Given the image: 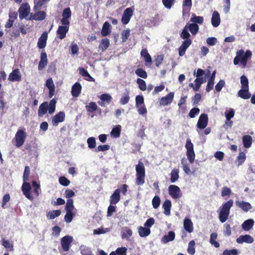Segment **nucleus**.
Segmentation results:
<instances>
[{"mask_svg":"<svg viewBox=\"0 0 255 255\" xmlns=\"http://www.w3.org/2000/svg\"><path fill=\"white\" fill-rule=\"evenodd\" d=\"M136 178L135 183L137 185L141 186L144 184L145 177V169L144 164L139 161L135 166Z\"/></svg>","mask_w":255,"mask_h":255,"instance_id":"obj_1","label":"nucleus"},{"mask_svg":"<svg viewBox=\"0 0 255 255\" xmlns=\"http://www.w3.org/2000/svg\"><path fill=\"white\" fill-rule=\"evenodd\" d=\"M233 201L230 199L227 202L223 204L222 206L220 207L219 218L221 223L225 222L228 219L230 214V209L233 206Z\"/></svg>","mask_w":255,"mask_h":255,"instance_id":"obj_2","label":"nucleus"},{"mask_svg":"<svg viewBox=\"0 0 255 255\" xmlns=\"http://www.w3.org/2000/svg\"><path fill=\"white\" fill-rule=\"evenodd\" d=\"M66 214L64 216V220L66 223H69L72 222L75 214L73 212L74 209L73 200L72 199H68L65 206Z\"/></svg>","mask_w":255,"mask_h":255,"instance_id":"obj_3","label":"nucleus"},{"mask_svg":"<svg viewBox=\"0 0 255 255\" xmlns=\"http://www.w3.org/2000/svg\"><path fill=\"white\" fill-rule=\"evenodd\" d=\"M185 146L186 149L187 158L190 163H193L195 160V153L194 151L193 144L190 138L187 139Z\"/></svg>","mask_w":255,"mask_h":255,"instance_id":"obj_4","label":"nucleus"},{"mask_svg":"<svg viewBox=\"0 0 255 255\" xmlns=\"http://www.w3.org/2000/svg\"><path fill=\"white\" fill-rule=\"evenodd\" d=\"M26 137V132L22 129H18L16 132L14 139L15 140V145L17 147L22 146L25 140Z\"/></svg>","mask_w":255,"mask_h":255,"instance_id":"obj_5","label":"nucleus"},{"mask_svg":"<svg viewBox=\"0 0 255 255\" xmlns=\"http://www.w3.org/2000/svg\"><path fill=\"white\" fill-rule=\"evenodd\" d=\"M168 194L174 199L181 197L182 193L180 188L175 185H170L168 187Z\"/></svg>","mask_w":255,"mask_h":255,"instance_id":"obj_6","label":"nucleus"},{"mask_svg":"<svg viewBox=\"0 0 255 255\" xmlns=\"http://www.w3.org/2000/svg\"><path fill=\"white\" fill-rule=\"evenodd\" d=\"M134 9L133 6H132L127 8L124 11L121 18V21L123 24L126 25L129 22L131 17H132L133 14Z\"/></svg>","mask_w":255,"mask_h":255,"instance_id":"obj_7","label":"nucleus"},{"mask_svg":"<svg viewBox=\"0 0 255 255\" xmlns=\"http://www.w3.org/2000/svg\"><path fill=\"white\" fill-rule=\"evenodd\" d=\"M30 7L27 2L23 3L18 9L19 17L22 20L26 18L30 13Z\"/></svg>","mask_w":255,"mask_h":255,"instance_id":"obj_8","label":"nucleus"},{"mask_svg":"<svg viewBox=\"0 0 255 255\" xmlns=\"http://www.w3.org/2000/svg\"><path fill=\"white\" fill-rule=\"evenodd\" d=\"M21 190L23 195L29 200L32 201L33 200V196L31 194V187L29 183L24 181L23 183Z\"/></svg>","mask_w":255,"mask_h":255,"instance_id":"obj_9","label":"nucleus"},{"mask_svg":"<svg viewBox=\"0 0 255 255\" xmlns=\"http://www.w3.org/2000/svg\"><path fill=\"white\" fill-rule=\"evenodd\" d=\"M73 241V238L70 236H65L61 239V244L63 250L67 252L69 251L70 245Z\"/></svg>","mask_w":255,"mask_h":255,"instance_id":"obj_10","label":"nucleus"},{"mask_svg":"<svg viewBox=\"0 0 255 255\" xmlns=\"http://www.w3.org/2000/svg\"><path fill=\"white\" fill-rule=\"evenodd\" d=\"M208 123V116H207V115H206L204 113H203L200 115V116L199 118V120H198V123L197 124V126L199 128L202 129L205 128L207 127Z\"/></svg>","mask_w":255,"mask_h":255,"instance_id":"obj_11","label":"nucleus"},{"mask_svg":"<svg viewBox=\"0 0 255 255\" xmlns=\"http://www.w3.org/2000/svg\"><path fill=\"white\" fill-rule=\"evenodd\" d=\"M21 79V74L18 69H15L9 74L8 80L10 82H19Z\"/></svg>","mask_w":255,"mask_h":255,"instance_id":"obj_12","label":"nucleus"},{"mask_svg":"<svg viewBox=\"0 0 255 255\" xmlns=\"http://www.w3.org/2000/svg\"><path fill=\"white\" fill-rule=\"evenodd\" d=\"M100 101L98 103L101 106H106L109 105L112 101V97L108 94H103L100 97Z\"/></svg>","mask_w":255,"mask_h":255,"instance_id":"obj_13","label":"nucleus"},{"mask_svg":"<svg viewBox=\"0 0 255 255\" xmlns=\"http://www.w3.org/2000/svg\"><path fill=\"white\" fill-rule=\"evenodd\" d=\"M192 42L191 39L184 40L178 48V53L180 56H183L185 55L187 49L191 45Z\"/></svg>","mask_w":255,"mask_h":255,"instance_id":"obj_14","label":"nucleus"},{"mask_svg":"<svg viewBox=\"0 0 255 255\" xmlns=\"http://www.w3.org/2000/svg\"><path fill=\"white\" fill-rule=\"evenodd\" d=\"M235 113H225L226 121L223 125V128L225 129L231 128L233 125V122L231 119L234 117Z\"/></svg>","mask_w":255,"mask_h":255,"instance_id":"obj_15","label":"nucleus"},{"mask_svg":"<svg viewBox=\"0 0 255 255\" xmlns=\"http://www.w3.org/2000/svg\"><path fill=\"white\" fill-rule=\"evenodd\" d=\"M69 26H59L56 31L57 37L60 39H64L69 31Z\"/></svg>","mask_w":255,"mask_h":255,"instance_id":"obj_16","label":"nucleus"},{"mask_svg":"<svg viewBox=\"0 0 255 255\" xmlns=\"http://www.w3.org/2000/svg\"><path fill=\"white\" fill-rule=\"evenodd\" d=\"M48 38V33L44 31L42 33L41 36L39 38L37 42V46L39 49H43L46 45V41Z\"/></svg>","mask_w":255,"mask_h":255,"instance_id":"obj_17","label":"nucleus"},{"mask_svg":"<svg viewBox=\"0 0 255 255\" xmlns=\"http://www.w3.org/2000/svg\"><path fill=\"white\" fill-rule=\"evenodd\" d=\"M48 63L47 54L45 52H42L40 54V60L38 64V69L39 71L42 70Z\"/></svg>","mask_w":255,"mask_h":255,"instance_id":"obj_18","label":"nucleus"},{"mask_svg":"<svg viewBox=\"0 0 255 255\" xmlns=\"http://www.w3.org/2000/svg\"><path fill=\"white\" fill-rule=\"evenodd\" d=\"M34 14L31 13L30 17L29 19L35 20H42L45 19L46 17V13L44 11H35Z\"/></svg>","mask_w":255,"mask_h":255,"instance_id":"obj_19","label":"nucleus"},{"mask_svg":"<svg viewBox=\"0 0 255 255\" xmlns=\"http://www.w3.org/2000/svg\"><path fill=\"white\" fill-rule=\"evenodd\" d=\"M120 200V189H117L110 196V203L111 205H116Z\"/></svg>","mask_w":255,"mask_h":255,"instance_id":"obj_20","label":"nucleus"},{"mask_svg":"<svg viewBox=\"0 0 255 255\" xmlns=\"http://www.w3.org/2000/svg\"><path fill=\"white\" fill-rule=\"evenodd\" d=\"M237 242L238 244H242L246 243L248 244H252L254 242V238L249 235H245L240 236L237 239Z\"/></svg>","mask_w":255,"mask_h":255,"instance_id":"obj_21","label":"nucleus"},{"mask_svg":"<svg viewBox=\"0 0 255 255\" xmlns=\"http://www.w3.org/2000/svg\"><path fill=\"white\" fill-rule=\"evenodd\" d=\"M136 106L138 108V112H146V109L144 107V99L142 96L138 95L135 98Z\"/></svg>","mask_w":255,"mask_h":255,"instance_id":"obj_22","label":"nucleus"},{"mask_svg":"<svg viewBox=\"0 0 255 255\" xmlns=\"http://www.w3.org/2000/svg\"><path fill=\"white\" fill-rule=\"evenodd\" d=\"M64 113H58L52 118V123L53 126H57L59 123H61L65 119Z\"/></svg>","mask_w":255,"mask_h":255,"instance_id":"obj_23","label":"nucleus"},{"mask_svg":"<svg viewBox=\"0 0 255 255\" xmlns=\"http://www.w3.org/2000/svg\"><path fill=\"white\" fill-rule=\"evenodd\" d=\"M174 94L173 92H170L166 96L161 98L160 103L162 105H167L170 104L174 98Z\"/></svg>","mask_w":255,"mask_h":255,"instance_id":"obj_24","label":"nucleus"},{"mask_svg":"<svg viewBox=\"0 0 255 255\" xmlns=\"http://www.w3.org/2000/svg\"><path fill=\"white\" fill-rule=\"evenodd\" d=\"M221 22L220 16L219 12L217 11H214L213 12L211 23L214 27H217L219 25Z\"/></svg>","mask_w":255,"mask_h":255,"instance_id":"obj_25","label":"nucleus"},{"mask_svg":"<svg viewBox=\"0 0 255 255\" xmlns=\"http://www.w3.org/2000/svg\"><path fill=\"white\" fill-rule=\"evenodd\" d=\"M82 86L78 83H75L72 87L71 94L74 97H77L81 93Z\"/></svg>","mask_w":255,"mask_h":255,"instance_id":"obj_26","label":"nucleus"},{"mask_svg":"<svg viewBox=\"0 0 255 255\" xmlns=\"http://www.w3.org/2000/svg\"><path fill=\"white\" fill-rule=\"evenodd\" d=\"M236 203L237 206L245 212H248L252 208L251 204L249 202L238 201Z\"/></svg>","mask_w":255,"mask_h":255,"instance_id":"obj_27","label":"nucleus"},{"mask_svg":"<svg viewBox=\"0 0 255 255\" xmlns=\"http://www.w3.org/2000/svg\"><path fill=\"white\" fill-rule=\"evenodd\" d=\"M238 95L239 97L243 99H249L251 98V95L249 93V89L242 88L238 92Z\"/></svg>","mask_w":255,"mask_h":255,"instance_id":"obj_28","label":"nucleus"},{"mask_svg":"<svg viewBox=\"0 0 255 255\" xmlns=\"http://www.w3.org/2000/svg\"><path fill=\"white\" fill-rule=\"evenodd\" d=\"M171 202L169 200H166L162 204V208L164 210L163 213L166 216H169L171 208Z\"/></svg>","mask_w":255,"mask_h":255,"instance_id":"obj_29","label":"nucleus"},{"mask_svg":"<svg viewBox=\"0 0 255 255\" xmlns=\"http://www.w3.org/2000/svg\"><path fill=\"white\" fill-rule=\"evenodd\" d=\"M175 237V233L173 231H169L167 235H164L161 239V242L166 244L169 242L172 241L174 240Z\"/></svg>","mask_w":255,"mask_h":255,"instance_id":"obj_30","label":"nucleus"},{"mask_svg":"<svg viewBox=\"0 0 255 255\" xmlns=\"http://www.w3.org/2000/svg\"><path fill=\"white\" fill-rule=\"evenodd\" d=\"M192 0H183L182 3V12L184 15L185 13H188L192 7Z\"/></svg>","mask_w":255,"mask_h":255,"instance_id":"obj_31","label":"nucleus"},{"mask_svg":"<svg viewBox=\"0 0 255 255\" xmlns=\"http://www.w3.org/2000/svg\"><path fill=\"white\" fill-rule=\"evenodd\" d=\"M184 228L185 230L189 233H191L193 231V223L191 220L189 218H186L184 220Z\"/></svg>","mask_w":255,"mask_h":255,"instance_id":"obj_32","label":"nucleus"},{"mask_svg":"<svg viewBox=\"0 0 255 255\" xmlns=\"http://www.w3.org/2000/svg\"><path fill=\"white\" fill-rule=\"evenodd\" d=\"M79 73L83 77H86V80L91 82H94L95 79L93 78L90 74L84 68L81 67L79 68Z\"/></svg>","mask_w":255,"mask_h":255,"instance_id":"obj_33","label":"nucleus"},{"mask_svg":"<svg viewBox=\"0 0 255 255\" xmlns=\"http://www.w3.org/2000/svg\"><path fill=\"white\" fill-rule=\"evenodd\" d=\"M45 85L49 89V96L51 97L53 96L55 90V86L52 78H50L47 80Z\"/></svg>","mask_w":255,"mask_h":255,"instance_id":"obj_34","label":"nucleus"},{"mask_svg":"<svg viewBox=\"0 0 255 255\" xmlns=\"http://www.w3.org/2000/svg\"><path fill=\"white\" fill-rule=\"evenodd\" d=\"M191 34L193 35H196L199 30V26L196 23H188L185 25Z\"/></svg>","mask_w":255,"mask_h":255,"instance_id":"obj_35","label":"nucleus"},{"mask_svg":"<svg viewBox=\"0 0 255 255\" xmlns=\"http://www.w3.org/2000/svg\"><path fill=\"white\" fill-rule=\"evenodd\" d=\"M254 224V221L253 219H248L244 222L242 227L244 230L248 231L253 228Z\"/></svg>","mask_w":255,"mask_h":255,"instance_id":"obj_36","label":"nucleus"},{"mask_svg":"<svg viewBox=\"0 0 255 255\" xmlns=\"http://www.w3.org/2000/svg\"><path fill=\"white\" fill-rule=\"evenodd\" d=\"M110 27L111 25L108 21L104 23L101 31V34L103 36H106L110 34L111 32Z\"/></svg>","mask_w":255,"mask_h":255,"instance_id":"obj_37","label":"nucleus"},{"mask_svg":"<svg viewBox=\"0 0 255 255\" xmlns=\"http://www.w3.org/2000/svg\"><path fill=\"white\" fill-rule=\"evenodd\" d=\"M243 142L245 148H249L253 142L252 137L249 135H244L243 137Z\"/></svg>","mask_w":255,"mask_h":255,"instance_id":"obj_38","label":"nucleus"},{"mask_svg":"<svg viewBox=\"0 0 255 255\" xmlns=\"http://www.w3.org/2000/svg\"><path fill=\"white\" fill-rule=\"evenodd\" d=\"M246 159V155L244 152H240L237 157L236 163L238 166L242 165Z\"/></svg>","mask_w":255,"mask_h":255,"instance_id":"obj_39","label":"nucleus"},{"mask_svg":"<svg viewBox=\"0 0 255 255\" xmlns=\"http://www.w3.org/2000/svg\"><path fill=\"white\" fill-rule=\"evenodd\" d=\"M141 57L144 58V61L146 63H151L152 58L149 54L148 53L146 49H142L140 52Z\"/></svg>","mask_w":255,"mask_h":255,"instance_id":"obj_40","label":"nucleus"},{"mask_svg":"<svg viewBox=\"0 0 255 255\" xmlns=\"http://www.w3.org/2000/svg\"><path fill=\"white\" fill-rule=\"evenodd\" d=\"M110 46V40L108 38L103 39L99 44V49L102 51H105Z\"/></svg>","mask_w":255,"mask_h":255,"instance_id":"obj_41","label":"nucleus"},{"mask_svg":"<svg viewBox=\"0 0 255 255\" xmlns=\"http://www.w3.org/2000/svg\"><path fill=\"white\" fill-rule=\"evenodd\" d=\"M61 213L60 210H52L49 211L46 216L48 219L53 220L59 216Z\"/></svg>","mask_w":255,"mask_h":255,"instance_id":"obj_42","label":"nucleus"},{"mask_svg":"<svg viewBox=\"0 0 255 255\" xmlns=\"http://www.w3.org/2000/svg\"><path fill=\"white\" fill-rule=\"evenodd\" d=\"M179 169H173L172 170L170 173V181L171 183H174L178 179L179 176Z\"/></svg>","mask_w":255,"mask_h":255,"instance_id":"obj_43","label":"nucleus"},{"mask_svg":"<svg viewBox=\"0 0 255 255\" xmlns=\"http://www.w3.org/2000/svg\"><path fill=\"white\" fill-rule=\"evenodd\" d=\"M138 233L141 237H147L150 234V230L146 227H140L138 228Z\"/></svg>","mask_w":255,"mask_h":255,"instance_id":"obj_44","label":"nucleus"},{"mask_svg":"<svg viewBox=\"0 0 255 255\" xmlns=\"http://www.w3.org/2000/svg\"><path fill=\"white\" fill-rule=\"evenodd\" d=\"M121 132V126L120 125L116 126L113 128L111 134L115 138L120 137Z\"/></svg>","mask_w":255,"mask_h":255,"instance_id":"obj_45","label":"nucleus"},{"mask_svg":"<svg viewBox=\"0 0 255 255\" xmlns=\"http://www.w3.org/2000/svg\"><path fill=\"white\" fill-rule=\"evenodd\" d=\"M127 249L126 247L118 248L116 251L112 252L109 255H127Z\"/></svg>","mask_w":255,"mask_h":255,"instance_id":"obj_46","label":"nucleus"},{"mask_svg":"<svg viewBox=\"0 0 255 255\" xmlns=\"http://www.w3.org/2000/svg\"><path fill=\"white\" fill-rule=\"evenodd\" d=\"M190 21L193 23L202 24L204 21V18L201 16H196L195 14L193 13L190 19Z\"/></svg>","mask_w":255,"mask_h":255,"instance_id":"obj_47","label":"nucleus"},{"mask_svg":"<svg viewBox=\"0 0 255 255\" xmlns=\"http://www.w3.org/2000/svg\"><path fill=\"white\" fill-rule=\"evenodd\" d=\"M195 242L194 240L191 241L188 244L187 252L190 255H194L195 253Z\"/></svg>","mask_w":255,"mask_h":255,"instance_id":"obj_48","label":"nucleus"},{"mask_svg":"<svg viewBox=\"0 0 255 255\" xmlns=\"http://www.w3.org/2000/svg\"><path fill=\"white\" fill-rule=\"evenodd\" d=\"M252 52L248 50L246 52H244V56L242 59V64L245 67L247 65V61L249 58L252 56Z\"/></svg>","mask_w":255,"mask_h":255,"instance_id":"obj_49","label":"nucleus"},{"mask_svg":"<svg viewBox=\"0 0 255 255\" xmlns=\"http://www.w3.org/2000/svg\"><path fill=\"white\" fill-rule=\"evenodd\" d=\"M187 27L185 26L181 32L180 36L181 38L184 40L191 39L190 38V34L188 31Z\"/></svg>","mask_w":255,"mask_h":255,"instance_id":"obj_50","label":"nucleus"},{"mask_svg":"<svg viewBox=\"0 0 255 255\" xmlns=\"http://www.w3.org/2000/svg\"><path fill=\"white\" fill-rule=\"evenodd\" d=\"M32 185L34 188V193L36 197L40 193V185L36 181H32Z\"/></svg>","mask_w":255,"mask_h":255,"instance_id":"obj_51","label":"nucleus"},{"mask_svg":"<svg viewBox=\"0 0 255 255\" xmlns=\"http://www.w3.org/2000/svg\"><path fill=\"white\" fill-rule=\"evenodd\" d=\"M241 84L242 88L249 89V80L246 76L243 75L241 77Z\"/></svg>","mask_w":255,"mask_h":255,"instance_id":"obj_52","label":"nucleus"},{"mask_svg":"<svg viewBox=\"0 0 255 255\" xmlns=\"http://www.w3.org/2000/svg\"><path fill=\"white\" fill-rule=\"evenodd\" d=\"M160 199L158 196H155L152 200V205L154 209H157L160 206Z\"/></svg>","mask_w":255,"mask_h":255,"instance_id":"obj_53","label":"nucleus"},{"mask_svg":"<svg viewBox=\"0 0 255 255\" xmlns=\"http://www.w3.org/2000/svg\"><path fill=\"white\" fill-rule=\"evenodd\" d=\"M164 60V55L160 54L155 57L154 62L156 67H159L162 63Z\"/></svg>","mask_w":255,"mask_h":255,"instance_id":"obj_54","label":"nucleus"},{"mask_svg":"<svg viewBox=\"0 0 255 255\" xmlns=\"http://www.w3.org/2000/svg\"><path fill=\"white\" fill-rule=\"evenodd\" d=\"M135 74L139 77L146 79L147 77V74L145 70L142 68H137L135 71Z\"/></svg>","mask_w":255,"mask_h":255,"instance_id":"obj_55","label":"nucleus"},{"mask_svg":"<svg viewBox=\"0 0 255 255\" xmlns=\"http://www.w3.org/2000/svg\"><path fill=\"white\" fill-rule=\"evenodd\" d=\"M49 0H39L34 6L35 11L40 10L41 7Z\"/></svg>","mask_w":255,"mask_h":255,"instance_id":"obj_56","label":"nucleus"},{"mask_svg":"<svg viewBox=\"0 0 255 255\" xmlns=\"http://www.w3.org/2000/svg\"><path fill=\"white\" fill-rule=\"evenodd\" d=\"M97 109V106L95 102H91L86 106L87 112H95Z\"/></svg>","mask_w":255,"mask_h":255,"instance_id":"obj_57","label":"nucleus"},{"mask_svg":"<svg viewBox=\"0 0 255 255\" xmlns=\"http://www.w3.org/2000/svg\"><path fill=\"white\" fill-rule=\"evenodd\" d=\"M87 143L88 145V147L92 149L96 147V142L95 138L94 137H90L87 139Z\"/></svg>","mask_w":255,"mask_h":255,"instance_id":"obj_58","label":"nucleus"},{"mask_svg":"<svg viewBox=\"0 0 255 255\" xmlns=\"http://www.w3.org/2000/svg\"><path fill=\"white\" fill-rule=\"evenodd\" d=\"M137 83L138 85V88L141 91H145L146 89V85L145 82L140 78H138L137 79Z\"/></svg>","mask_w":255,"mask_h":255,"instance_id":"obj_59","label":"nucleus"},{"mask_svg":"<svg viewBox=\"0 0 255 255\" xmlns=\"http://www.w3.org/2000/svg\"><path fill=\"white\" fill-rule=\"evenodd\" d=\"M129 100V92L127 91L126 93H125L120 99V103L125 105L127 104Z\"/></svg>","mask_w":255,"mask_h":255,"instance_id":"obj_60","label":"nucleus"},{"mask_svg":"<svg viewBox=\"0 0 255 255\" xmlns=\"http://www.w3.org/2000/svg\"><path fill=\"white\" fill-rule=\"evenodd\" d=\"M163 5L167 9H170L174 4L175 0H162Z\"/></svg>","mask_w":255,"mask_h":255,"instance_id":"obj_61","label":"nucleus"},{"mask_svg":"<svg viewBox=\"0 0 255 255\" xmlns=\"http://www.w3.org/2000/svg\"><path fill=\"white\" fill-rule=\"evenodd\" d=\"M10 200V197L9 194H5L2 199L1 207L3 209L5 208V205L6 203L9 202Z\"/></svg>","mask_w":255,"mask_h":255,"instance_id":"obj_62","label":"nucleus"},{"mask_svg":"<svg viewBox=\"0 0 255 255\" xmlns=\"http://www.w3.org/2000/svg\"><path fill=\"white\" fill-rule=\"evenodd\" d=\"M29 167L28 166H26L24 168V171L23 175V179L24 181H27L29 180Z\"/></svg>","mask_w":255,"mask_h":255,"instance_id":"obj_63","label":"nucleus"},{"mask_svg":"<svg viewBox=\"0 0 255 255\" xmlns=\"http://www.w3.org/2000/svg\"><path fill=\"white\" fill-rule=\"evenodd\" d=\"M60 184L64 186H67L69 185L70 181L65 176H61L59 178Z\"/></svg>","mask_w":255,"mask_h":255,"instance_id":"obj_64","label":"nucleus"}]
</instances>
